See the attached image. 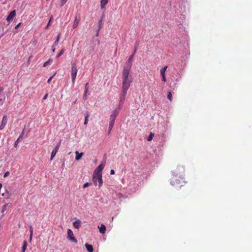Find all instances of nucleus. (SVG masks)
<instances>
[{
    "mask_svg": "<svg viewBox=\"0 0 252 252\" xmlns=\"http://www.w3.org/2000/svg\"><path fill=\"white\" fill-rule=\"evenodd\" d=\"M122 78V88L120 97V103L123 104L127 94V91L128 90L131 83L132 82V79L127 77V74L124 73Z\"/></svg>",
    "mask_w": 252,
    "mask_h": 252,
    "instance_id": "1",
    "label": "nucleus"
},
{
    "mask_svg": "<svg viewBox=\"0 0 252 252\" xmlns=\"http://www.w3.org/2000/svg\"><path fill=\"white\" fill-rule=\"evenodd\" d=\"M173 176L170 181V184L172 186L177 189H180L185 186L186 182L184 180V177Z\"/></svg>",
    "mask_w": 252,
    "mask_h": 252,
    "instance_id": "2",
    "label": "nucleus"
},
{
    "mask_svg": "<svg viewBox=\"0 0 252 252\" xmlns=\"http://www.w3.org/2000/svg\"><path fill=\"white\" fill-rule=\"evenodd\" d=\"M134 56V54L131 55L128 59L127 62L126 63L125 65L124 66V68L122 71V76H123V74L124 73H126L127 74V77L128 78H132V76L129 74V71L131 67V62L133 60Z\"/></svg>",
    "mask_w": 252,
    "mask_h": 252,
    "instance_id": "3",
    "label": "nucleus"
},
{
    "mask_svg": "<svg viewBox=\"0 0 252 252\" xmlns=\"http://www.w3.org/2000/svg\"><path fill=\"white\" fill-rule=\"evenodd\" d=\"M185 173V166L182 164H179L177 167L172 171V175L175 176L184 177Z\"/></svg>",
    "mask_w": 252,
    "mask_h": 252,
    "instance_id": "4",
    "label": "nucleus"
},
{
    "mask_svg": "<svg viewBox=\"0 0 252 252\" xmlns=\"http://www.w3.org/2000/svg\"><path fill=\"white\" fill-rule=\"evenodd\" d=\"M102 176V174L95 173H94L93 174V181L94 184L95 186H97L98 185L99 188L102 186L103 183Z\"/></svg>",
    "mask_w": 252,
    "mask_h": 252,
    "instance_id": "5",
    "label": "nucleus"
},
{
    "mask_svg": "<svg viewBox=\"0 0 252 252\" xmlns=\"http://www.w3.org/2000/svg\"><path fill=\"white\" fill-rule=\"evenodd\" d=\"M77 71L78 69L76 64L75 63H72L71 64V75L72 79V83L73 84H74L75 83V80L76 78Z\"/></svg>",
    "mask_w": 252,
    "mask_h": 252,
    "instance_id": "6",
    "label": "nucleus"
},
{
    "mask_svg": "<svg viewBox=\"0 0 252 252\" xmlns=\"http://www.w3.org/2000/svg\"><path fill=\"white\" fill-rule=\"evenodd\" d=\"M67 237L68 239H69V240H70L71 241H72L73 242H74L75 243H76L77 242L76 239L74 237L73 233L72 231L70 229H67Z\"/></svg>",
    "mask_w": 252,
    "mask_h": 252,
    "instance_id": "7",
    "label": "nucleus"
},
{
    "mask_svg": "<svg viewBox=\"0 0 252 252\" xmlns=\"http://www.w3.org/2000/svg\"><path fill=\"white\" fill-rule=\"evenodd\" d=\"M105 166L104 163H101L94 170V173L102 174V171Z\"/></svg>",
    "mask_w": 252,
    "mask_h": 252,
    "instance_id": "8",
    "label": "nucleus"
},
{
    "mask_svg": "<svg viewBox=\"0 0 252 252\" xmlns=\"http://www.w3.org/2000/svg\"><path fill=\"white\" fill-rule=\"evenodd\" d=\"M7 122V118L6 115L3 116L1 125L0 126V130H2L6 126Z\"/></svg>",
    "mask_w": 252,
    "mask_h": 252,
    "instance_id": "9",
    "label": "nucleus"
},
{
    "mask_svg": "<svg viewBox=\"0 0 252 252\" xmlns=\"http://www.w3.org/2000/svg\"><path fill=\"white\" fill-rule=\"evenodd\" d=\"M118 115V112L116 110L113 111L112 113L110 116V121H115L116 117Z\"/></svg>",
    "mask_w": 252,
    "mask_h": 252,
    "instance_id": "10",
    "label": "nucleus"
},
{
    "mask_svg": "<svg viewBox=\"0 0 252 252\" xmlns=\"http://www.w3.org/2000/svg\"><path fill=\"white\" fill-rule=\"evenodd\" d=\"M98 228L99 229V232L101 234H104L106 231V226L103 223L101 224L100 226H98Z\"/></svg>",
    "mask_w": 252,
    "mask_h": 252,
    "instance_id": "11",
    "label": "nucleus"
},
{
    "mask_svg": "<svg viewBox=\"0 0 252 252\" xmlns=\"http://www.w3.org/2000/svg\"><path fill=\"white\" fill-rule=\"evenodd\" d=\"M16 15V11L15 10H13L11 11L8 17L6 18L7 21L9 22Z\"/></svg>",
    "mask_w": 252,
    "mask_h": 252,
    "instance_id": "12",
    "label": "nucleus"
},
{
    "mask_svg": "<svg viewBox=\"0 0 252 252\" xmlns=\"http://www.w3.org/2000/svg\"><path fill=\"white\" fill-rule=\"evenodd\" d=\"M85 247L89 252H93L94 251L93 246L89 244H85Z\"/></svg>",
    "mask_w": 252,
    "mask_h": 252,
    "instance_id": "13",
    "label": "nucleus"
},
{
    "mask_svg": "<svg viewBox=\"0 0 252 252\" xmlns=\"http://www.w3.org/2000/svg\"><path fill=\"white\" fill-rule=\"evenodd\" d=\"M73 225L75 228L78 229L81 226V221L80 220H77L73 222Z\"/></svg>",
    "mask_w": 252,
    "mask_h": 252,
    "instance_id": "14",
    "label": "nucleus"
},
{
    "mask_svg": "<svg viewBox=\"0 0 252 252\" xmlns=\"http://www.w3.org/2000/svg\"><path fill=\"white\" fill-rule=\"evenodd\" d=\"M108 0H101L100 1V7L102 9L104 8L106 4L108 3Z\"/></svg>",
    "mask_w": 252,
    "mask_h": 252,
    "instance_id": "15",
    "label": "nucleus"
},
{
    "mask_svg": "<svg viewBox=\"0 0 252 252\" xmlns=\"http://www.w3.org/2000/svg\"><path fill=\"white\" fill-rule=\"evenodd\" d=\"M79 22H80V19H78L77 17H76V18L74 21L73 26H72V28L73 29L76 28L79 23Z\"/></svg>",
    "mask_w": 252,
    "mask_h": 252,
    "instance_id": "16",
    "label": "nucleus"
},
{
    "mask_svg": "<svg viewBox=\"0 0 252 252\" xmlns=\"http://www.w3.org/2000/svg\"><path fill=\"white\" fill-rule=\"evenodd\" d=\"M76 154V157H75V160H79L82 157V156L83 155V153H79L78 151L75 152Z\"/></svg>",
    "mask_w": 252,
    "mask_h": 252,
    "instance_id": "17",
    "label": "nucleus"
},
{
    "mask_svg": "<svg viewBox=\"0 0 252 252\" xmlns=\"http://www.w3.org/2000/svg\"><path fill=\"white\" fill-rule=\"evenodd\" d=\"M27 242L26 241H24L23 244L22 248V252H25V251L27 249Z\"/></svg>",
    "mask_w": 252,
    "mask_h": 252,
    "instance_id": "18",
    "label": "nucleus"
},
{
    "mask_svg": "<svg viewBox=\"0 0 252 252\" xmlns=\"http://www.w3.org/2000/svg\"><path fill=\"white\" fill-rule=\"evenodd\" d=\"M167 66H165L163 68H161L160 70V74L161 76H163L164 75H165V71L167 68Z\"/></svg>",
    "mask_w": 252,
    "mask_h": 252,
    "instance_id": "19",
    "label": "nucleus"
},
{
    "mask_svg": "<svg viewBox=\"0 0 252 252\" xmlns=\"http://www.w3.org/2000/svg\"><path fill=\"white\" fill-rule=\"evenodd\" d=\"M57 152H58L57 151V150H53L52 151V153H51V158H50L51 160H53V158L56 156Z\"/></svg>",
    "mask_w": 252,
    "mask_h": 252,
    "instance_id": "20",
    "label": "nucleus"
},
{
    "mask_svg": "<svg viewBox=\"0 0 252 252\" xmlns=\"http://www.w3.org/2000/svg\"><path fill=\"white\" fill-rule=\"evenodd\" d=\"M89 117V114L87 113L85 117L84 125H86L88 124Z\"/></svg>",
    "mask_w": 252,
    "mask_h": 252,
    "instance_id": "21",
    "label": "nucleus"
},
{
    "mask_svg": "<svg viewBox=\"0 0 252 252\" xmlns=\"http://www.w3.org/2000/svg\"><path fill=\"white\" fill-rule=\"evenodd\" d=\"M154 136V133L151 132V133L150 134V135L147 139V140L148 141H151L152 140V139L153 138Z\"/></svg>",
    "mask_w": 252,
    "mask_h": 252,
    "instance_id": "22",
    "label": "nucleus"
},
{
    "mask_svg": "<svg viewBox=\"0 0 252 252\" xmlns=\"http://www.w3.org/2000/svg\"><path fill=\"white\" fill-rule=\"evenodd\" d=\"M7 205H8V204H5L4 205H3L2 206V209H1V213H3L6 210Z\"/></svg>",
    "mask_w": 252,
    "mask_h": 252,
    "instance_id": "23",
    "label": "nucleus"
},
{
    "mask_svg": "<svg viewBox=\"0 0 252 252\" xmlns=\"http://www.w3.org/2000/svg\"><path fill=\"white\" fill-rule=\"evenodd\" d=\"M168 98L169 99L170 101L172 100V94L170 92H168V95H167Z\"/></svg>",
    "mask_w": 252,
    "mask_h": 252,
    "instance_id": "24",
    "label": "nucleus"
},
{
    "mask_svg": "<svg viewBox=\"0 0 252 252\" xmlns=\"http://www.w3.org/2000/svg\"><path fill=\"white\" fill-rule=\"evenodd\" d=\"M89 90V83H87L85 86V92L86 93H88Z\"/></svg>",
    "mask_w": 252,
    "mask_h": 252,
    "instance_id": "25",
    "label": "nucleus"
},
{
    "mask_svg": "<svg viewBox=\"0 0 252 252\" xmlns=\"http://www.w3.org/2000/svg\"><path fill=\"white\" fill-rule=\"evenodd\" d=\"M64 52V49H63L60 53L57 55L56 58H59Z\"/></svg>",
    "mask_w": 252,
    "mask_h": 252,
    "instance_id": "26",
    "label": "nucleus"
},
{
    "mask_svg": "<svg viewBox=\"0 0 252 252\" xmlns=\"http://www.w3.org/2000/svg\"><path fill=\"white\" fill-rule=\"evenodd\" d=\"M52 20H53V16H51L50 18L49 21L48 22V23L47 25L45 27L46 29H47L49 27V26H50V23H51V22Z\"/></svg>",
    "mask_w": 252,
    "mask_h": 252,
    "instance_id": "27",
    "label": "nucleus"
},
{
    "mask_svg": "<svg viewBox=\"0 0 252 252\" xmlns=\"http://www.w3.org/2000/svg\"><path fill=\"white\" fill-rule=\"evenodd\" d=\"M56 72H55V73H54V74L52 76H51V77L48 79V81H47L48 83H49H49L51 82V80H52V78H53L54 77V76L56 75Z\"/></svg>",
    "mask_w": 252,
    "mask_h": 252,
    "instance_id": "28",
    "label": "nucleus"
},
{
    "mask_svg": "<svg viewBox=\"0 0 252 252\" xmlns=\"http://www.w3.org/2000/svg\"><path fill=\"white\" fill-rule=\"evenodd\" d=\"M60 34H59L57 36V39H56L55 42H54L55 45H57L58 43L59 39H60Z\"/></svg>",
    "mask_w": 252,
    "mask_h": 252,
    "instance_id": "29",
    "label": "nucleus"
},
{
    "mask_svg": "<svg viewBox=\"0 0 252 252\" xmlns=\"http://www.w3.org/2000/svg\"><path fill=\"white\" fill-rule=\"evenodd\" d=\"M67 0H62L61 1V6H63L67 1Z\"/></svg>",
    "mask_w": 252,
    "mask_h": 252,
    "instance_id": "30",
    "label": "nucleus"
},
{
    "mask_svg": "<svg viewBox=\"0 0 252 252\" xmlns=\"http://www.w3.org/2000/svg\"><path fill=\"white\" fill-rule=\"evenodd\" d=\"M50 60H49V61H47V62H45V63H44V64H43V66L44 67L46 66L48 64V63H50Z\"/></svg>",
    "mask_w": 252,
    "mask_h": 252,
    "instance_id": "31",
    "label": "nucleus"
},
{
    "mask_svg": "<svg viewBox=\"0 0 252 252\" xmlns=\"http://www.w3.org/2000/svg\"><path fill=\"white\" fill-rule=\"evenodd\" d=\"M60 146V143H59V144H58L57 145V146H56V147H55L54 150H57V151L58 152Z\"/></svg>",
    "mask_w": 252,
    "mask_h": 252,
    "instance_id": "32",
    "label": "nucleus"
},
{
    "mask_svg": "<svg viewBox=\"0 0 252 252\" xmlns=\"http://www.w3.org/2000/svg\"><path fill=\"white\" fill-rule=\"evenodd\" d=\"M30 232H31V239L32 238V233H33V229L32 226H30Z\"/></svg>",
    "mask_w": 252,
    "mask_h": 252,
    "instance_id": "33",
    "label": "nucleus"
},
{
    "mask_svg": "<svg viewBox=\"0 0 252 252\" xmlns=\"http://www.w3.org/2000/svg\"><path fill=\"white\" fill-rule=\"evenodd\" d=\"M87 93H86V92H84V95H83V99L84 100H86L87 99Z\"/></svg>",
    "mask_w": 252,
    "mask_h": 252,
    "instance_id": "34",
    "label": "nucleus"
},
{
    "mask_svg": "<svg viewBox=\"0 0 252 252\" xmlns=\"http://www.w3.org/2000/svg\"><path fill=\"white\" fill-rule=\"evenodd\" d=\"M113 126H110L109 125V131H108V133L109 134L110 131H111L112 128H113Z\"/></svg>",
    "mask_w": 252,
    "mask_h": 252,
    "instance_id": "35",
    "label": "nucleus"
},
{
    "mask_svg": "<svg viewBox=\"0 0 252 252\" xmlns=\"http://www.w3.org/2000/svg\"><path fill=\"white\" fill-rule=\"evenodd\" d=\"M19 139H17V140L15 142V143H14V146H15V147H16L17 146V145H18V142H19Z\"/></svg>",
    "mask_w": 252,
    "mask_h": 252,
    "instance_id": "36",
    "label": "nucleus"
},
{
    "mask_svg": "<svg viewBox=\"0 0 252 252\" xmlns=\"http://www.w3.org/2000/svg\"><path fill=\"white\" fill-rule=\"evenodd\" d=\"M114 123L115 121H109V125L113 126L114 125Z\"/></svg>",
    "mask_w": 252,
    "mask_h": 252,
    "instance_id": "37",
    "label": "nucleus"
},
{
    "mask_svg": "<svg viewBox=\"0 0 252 252\" xmlns=\"http://www.w3.org/2000/svg\"><path fill=\"white\" fill-rule=\"evenodd\" d=\"M89 186V183H86L85 184H84L83 185V187L84 188H86V187H88Z\"/></svg>",
    "mask_w": 252,
    "mask_h": 252,
    "instance_id": "38",
    "label": "nucleus"
},
{
    "mask_svg": "<svg viewBox=\"0 0 252 252\" xmlns=\"http://www.w3.org/2000/svg\"><path fill=\"white\" fill-rule=\"evenodd\" d=\"M162 78L163 81H164V82H166V77H165V75H164L163 76H162Z\"/></svg>",
    "mask_w": 252,
    "mask_h": 252,
    "instance_id": "39",
    "label": "nucleus"
},
{
    "mask_svg": "<svg viewBox=\"0 0 252 252\" xmlns=\"http://www.w3.org/2000/svg\"><path fill=\"white\" fill-rule=\"evenodd\" d=\"M48 96V94H46L43 97V100H45Z\"/></svg>",
    "mask_w": 252,
    "mask_h": 252,
    "instance_id": "40",
    "label": "nucleus"
},
{
    "mask_svg": "<svg viewBox=\"0 0 252 252\" xmlns=\"http://www.w3.org/2000/svg\"><path fill=\"white\" fill-rule=\"evenodd\" d=\"M9 174V172H8V171L4 173V177H7Z\"/></svg>",
    "mask_w": 252,
    "mask_h": 252,
    "instance_id": "41",
    "label": "nucleus"
},
{
    "mask_svg": "<svg viewBox=\"0 0 252 252\" xmlns=\"http://www.w3.org/2000/svg\"><path fill=\"white\" fill-rule=\"evenodd\" d=\"M21 23H19L18 24H17V25L15 26V29H18V28L20 27V26L21 25Z\"/></svg>",
    "mask_w": 252,
    "mask_h": 252,
    "instance_id": "42",
    "label": "nucleus"
},
{
    "mask_svg": "<svg viewBox=\"0 0 252 252\" xmlns=\"http://www.w3.org/2000/svg\"><path fill=\"white\" fill-rule=\"evenodd\" d=\"M23 133H21L20 134V135L19 136V138L18 139H19V140H20V139H22L23 138Z\"/></svg>",
    "mask_w": 252,
    "mask_h": 252,
    "instance_id": "43",
    "label": "nucleus"
},
{
    "mask_svg": "<svg viewBox=\"0 0 252 252\" xmlns=\"http://www.w3.org/2000/svg\"><path fill=\"white\" fill-rule=\"evenodd\" d=\"M115 174V171L114 170H111L110 171V174L111 175H113Z\"/></svg>",
    "mask_w": 252,
    "mask_h": 252,
    "instance_id": "44",
    "label": "nucleus"
},
{
    "mask_svg": "<svg viewBox=\"0 0 252 252\" xmlns=\"http://www.w3.org/2000/svg\"><path fill=\"white\" fill-rule=\"evenodd\" d=\"M136 50H137V47H135V49H134V54L135 53L136 51Z\"/></svg>",
    "mask_w": 252,
    "mask_h": 252,
    "instance_id": "45",
    "label": "nucleus"
},
{
    "mask_svg": "<svg viewBox=\"0 0 252 252\" xmlns=\"http://www.w3.org/2000/svg\"><path fill=\"white\" fill-rule=\"evenodd\" d=\"M3 91V88H0V93L2 92Z\"/></svg>",
    "mask_w": 252,
    "mask_h": 252,
    "instance_id": "46",
    "label": "nucleus"
},
{
    "mask_svg": "<svg viewBox=\"0 0 252 252\" xmlns=\"http://www.w3.org/2000/svg\"><path fill=\"white\" fill-rule=\"evenodd\" d=\"M3 216H4V215H3V214H2V216L0 217V219H2V217H3Z\"/></svg>",
    "mask_w": 252,
    "mask_h": 252,
    "instance_id": "47",
    "label": "nucleus"
},
{
    "mask_svg": "<svg viewBox=\"0 0 252 252\" xmlns=\"http://www.w3.org/2000/svg\"><path fill=\"white\" fill-rule=\"evenodd\" d=\"M53 52H55V48H54L53 50H52Z\"/></svg>",
    "mask_w": 252,
    "mask_h": 252,
    "instance_id": "48",
    "label": "nucleus"
},
{
    "mask_svg": "<svg viewBox=\"0 0 252 252\" xmlns=\"http://www.w3.org/2000/svg\"><path fill=\"white\" fill-rule=\"evenodd\" d=\"M2 35H3L2 34L0 35V38L2 37Z\"/></svg>",
    "mask_w": 252,
    "mask_h": 252,
    "instance_id": "49",
    "label": "nucleus"
}]
</instances>
